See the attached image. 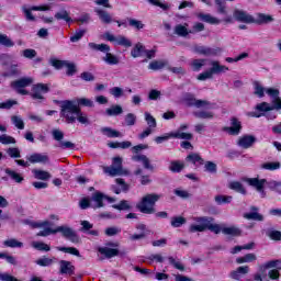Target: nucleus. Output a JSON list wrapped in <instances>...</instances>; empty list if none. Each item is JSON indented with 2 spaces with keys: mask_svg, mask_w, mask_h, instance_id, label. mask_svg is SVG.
<instances>
[{
  "mask_svg": "<svg viewBox=\"0 0 281 281\" xmlns=\"http://www.w3.org/2000/svg\"><path fill=\"white\" fill-rule=\"evenodd\" d=\"M60 109V115L67 124H74L76 120L79 124H89V116L74 101L61 102Z\"/></svg>",
  "mask_w": 281,
  "mask_h": 281,
  "instance_id": "nucleus-1",
  "label": "nucleus"
},
{
  "mask_svg": "<svg viewBox=\"0 0 281 281\" xmlns=\"http://www.w3.org/2000/svg\"><path fill=\"white\" fill-rule=\"evenodd\" d=\"M195 224H191L189 231L191 233L195 232H205V229H210L213 234H223V228L225 224H214V218L212 217H193Z\"/></svg>",
  "mask_w": 281,
  "mask_h": 281,
  "instance_id": "nucleus-2",
  "label": "nucleus"
},
{
  "mask_svg": "<svg viewBox=\"0 0 281 281\" xmlns=\"http://www.w3.org/2000/svg\"><path fill=\"white\" fill-rule=\"evenodd\" d=\"M161 199V195L151 193L142 198L136 207L143 214H155V203Z\"/></svg>",
  "mask_w": 281,
  "mask_h": 281,
  "instance_id": "nucleus-3",
  "label": "nucleus"
},
{
  "mask_svg": "<svg viewBox=\"0 0 281 281\" xmlns=\"http://www.w3.org/2000/svg\"><path fill=\"white\" fill-rule=\"evenodd\" d=\"M103 172L109 177H128L131 171L122 167V157H114L110 167H103Z\"/></svg>",
  "mask_w": 281,
  "mask_h": 281,
  "instance_id": "nucleus-4",
  "label": "nucleus"
},
{
  "mask_svg": "<svg viewBox=\"0 0 281 281\" xmlns=\"http://www.w3.org/2000/svg\"><path fill=\"white\" fill-rule=\"evenodd\" d=\"M210 65H211V69L200 74L198 76V80L200 81L212 80V78H214V74H225V71H229V68L221 65V63L216 60H211Z\"/></svg>",
  "mask_w": 281,
  "mask_h": 281,
  "instance_id": "nucleus-5",
  "label": "nucleus"
},
{
  "mask_svg": "<svg viewBox=\"0 0 281 281\" xmlns=\"http://www.w3.org/2000/svg\"><path fill=\"white\" fill-rule=\"evenodd\" d=\"M147 148L148 145L143 144L132 147V153L134 154V156H132V161H140L146 170H155V167H153L150 159L146 157V155L137 154L140 153V150H146Z\"/></svg>",
  "mask_w": 281,
  "mask_h": 281,
  "instance_id": "nucleus-6",
  "label": "nucleus"
},
{
  "mask_svg": "<svg viewBox=\"0 0 281 281\" xmlns=\"http://www.w3.org/2000/svg\"><path fill=\"white\" fill-rule=\"evenodd\" d=\"M270 269L268 276L270 280H280V271H281V261H269L260 267L261 273Z\"/></svg>",
  "mask_w": 281,
  "mask_h": 281,
  "instance_id": "nucleus-7",
  "label": "nucleus"
},
{
  "mask_svg": "<svg viewBox=\"0 0 281 281\" xmlns=\"http://www.w3.org/2000/svg\"><path fill=\"white\" fill-rule=\"evenodd\" d=\"M52 136L55 142H58V147L63 149L74 150L76 148V144L69 142V140H63L65 139V133L60 131L59 128H55L52 131Z\"/></svg>",
  "mask_w": 281,
  "mask_h": 281,
  "instance_id": "nucleus-8",
  "label": "nucleus"
},
{
  "mask_svg": "<svg viewBox=\"0 0 281 281\" xmlns=\"http://www.w3.org/2000/svg\"><path fill=\"white\" fill-rule=\"evenodd\" d=\"M55 234H61V236H64V238H67L71 243L80 241V237H78V234H76V231H74V228H71L67 225L57 226L55 228Z\"/></svg>",
  "mask_w": 281,
  "mask_h": 281,
  "instance_id": "nucleus-9",
  "label": "nucleus"
},
{
  "mask_svg": "<svg viewBox=\"0 0 281 281\" xmlns=\"http://www.w3.org/2000/svg\"><path fill=\"white\" fill-rule=\"evenodd\" d=\"M34 82V79L30 78V77H24L21 78L16 81H13L11 83V87L13 89H15V91H18L21 95H27V90H25V87H30V85H32Z\"/></svg>",
  "mask_w": 281,
  "mask_h": 281,
  "instance_id": "nucleus-10",
  "label": "nucleus"
},
{
  "mask_svg": "<svg viewBox=\"0 0 281 281\" xmlns=\"http://www.w3.org/2000/svg\"><path fill=\"white\" fill-rule=\"evenodd\" d=\"M172 137L176 139H192V134L191 133H181V132H171L164 136H157L155 138V142H156V144H164V142H168V139H170Z\"/></svg>",
  "mask_w": 281,
  "mask_h": 281,
  "instance_id": "nucleus-11",
  "label": "nucleus"
},
{
  "mask_svg": "<svg viewBox=\"0 0 281 281\" xmlns=\"http://www.w3.org/2000/svg\"><path fill=\"white\" fill-rule=\"evenodd\" d=\"M45 93H49V86L45 83H37L32 88L31 98L43 102V100H45Z\"/></svg>",
  "mask_w": 281,
  "mask_h": 281,
  "instance_id": "nucleus-12",
  "label": "nucleus"
},
{
  "mask_svg": "<svg viewBox=\"0 0 281 281\" xmlns=\"http://www.w3.org/2000/svg\"><path fill=\"white\" fill-rule=\"evenodd\" d=\"M276 110V104L272 103H267V102H261L256 105V111L257 112H250L249 115L250 117H262L267 115V113L274 111Z\"/></svg>",
  "mask_w": 281,
  "mask_h": 281,
  "instance_id": "nucleus-13",
  "label": "nucleus"
},
{
  "mask_svg": "<svg viewBox=\"0 0 281 281\" xmlns=\"http://www.w3.org/2000/svg\"><path fill=\"white\" fill-rule=\"evenodd\" d=\"M103 38H105V41H109L110 43H114V45H121L122 47H131L133 45V43L125 36H115L110 32L104 33Z\"/></svg>",
  "mask_w": 281,
  "mask_h": 281,
  "instance_id": "nucleus-14",
  "label": "nucleus"
},
{
  "mask_svg": "<svg viewBox=\"0 0 281 281\" xmlns=\"http://www.w3.org/2000/svg\"><path fill=\"white\" fill-rule=\"evenodd\" d=\"M22 10H23L26 21H36V18L34 15H32V12H47V11L52 10V7H49L48 4L38 5V7L34 5L31 8L23 7Z\"/></svg>",
  "mask_w": 281,
  "mask_h": 281,
  "instance_id": "nucleus-15",
  "label": "nucleus"
},
{
  "mask_svg": "<svg viewBox=\"0 0 281 281\" xmlns=\"http://www.w3.org/2000/svg\"><path fill=\"white\" fill-rule=\"evenodd\" d=\"M243 181L248 183L251 188H255L257 192L261 193L262 199L267 196V193L265 192V183H267L266 179H258V178H244Z\"/></svg>",
  "mask_w": 281,
  "mask_h": 281,
  "instance_id": "nucleus-16",
  "label": "nucleus"
},
{
  "mask_svg": "<svg viewBox=\"0 0 281 281\" xmlns=\"http://www.w3.org/2000/svg\"><path fill=\"white\" fill-rule=\"evenodd\" d=\"M225 133L228 135H240V131H243V123L237 117L231 119V126L224 127Z\"/></svg>",
  "mask_w": 281,
  "mask_h": 281,
  "instance_id": "nucleus-17",
  "label": "nucleus"
},
{
  "mask_svg": "<svg viewBox=\"0 0 281 281\" xmlns=\"http://www.w3.org/2000/svg\"><path fill=\"white\" fill-rule=\"evenodd\" d=\"M266 93L272 99V104L276 105V111L281 110L280 90L276 88H266Z\"/></svg>",
  "mask_w": 281,
  "mask_h": 281,
  "instance_id": "nucleus-18",
  "label": "nucleus"
},
{
  "mask_svg": "<svg viewBox=\"0 0 281 281\" xmlns=\"http://www.w3.org/2000/svg\"><path fill=\"white\" fill-rule=\"evenodd\" d=\"M59 273L61 276H74V273H76V267L71 265V261L60 260Z\"/></svg>",
  "mask_w": 281,
  "mask_h": 281,
  "instance_id": "nucleus-19",
  "label": "nucleus"
},
{
  "mask_svg": "<svg viewBox=\"0 0 281 281\" xmlns=\"http://www.w3.org/2000/svg\"><path fill=\"white\" fill-rule=\"evenodd\" d=\"M233 16L235 21H238L239 23H254V16L243 10L236 9L233 12Z\"/></svg>",
  "mask_w": 281,
  "mask_h": 281,
  "instance_id": "nucleus-20",
  "label": "nucleus"
},
{
  "mask_svg": "<svg viewBox=\"0 0 281 281\" xmlns=\"http://www.w3.org/2000/svg\"><path fill=\"white\" fill-rule=\"evenodd\" d=\"M104 199H106V201H109L110 203H113L115 201V199L110 198V196H105L104 194H102L101 192H95L92 195V201H93V205L92 207L97 209V207H104Z\"/></svg>",
  "mask_w": 281,
  "mask_h": 281,
  "instance_id": "nucleus-21",
  "label": "nucleus"
},
{
  "mask_svg": "<svg viewBox=\"0 0 281 281\" xmlns=\"http://www.w3.org/2000/svg\"><path fill=\"white\" fill-rule=\"evenodd\" d=\"M192 52L194 54H199L200 56H216V50L203 45H194L192 47Z\"/></svg>",
  "mask_w": 281,
  "mask_h": 281,
  "instance_id": "nucleus-22",
  "label": "nucleus"
},
{
  "mask_svg": "<svg viewBox=\"0 0 281 281\" xmlns=\"http://www.w3.org/2000/svg\"><path fill=\"white\" fill-rule=\"evenodd\" d=\"M254 144H256V137L254 135H244L237 140V145L240 148H251Z\"/></svg>",
  "mask_w": 281,
  "mask_h": 281,
  "instance_id": "nucleus-23",
  "label": "nucleus"
},
{
  "mask_svg": "<svg viewBox=\"0 0 281 281\" xmlns=\"http://www.w3.org/2000/svg\"><path fill=\"white\" fill-rule=\"evenodd\" d=\"M198 19H200V21H204V23H209L210 25H221V19L210 13H199Z\"/></svg>",
  "mask_w": 281,
  "mask_h": 281,
  "instance_id": "nucleus-24",
  "label": "nucleus"
},
{
  "mask_svg": "<svg viewBox=\"0 0 281 281\" xmlns=\"http://www.w3.org/2000/svg\"><path fill=\"white\" fill-rule=\"evenodd\" d=\"M94 12L97 16H99L101 23H105L106 25H109L110 23H113V16L110 15L108 11L97 8L94 9Z\"/></svg>",
  "mask_w": 281,
  "mask_h": 281,
  "instance_id": "nucleus-25",
  "label": "nucleus"
},
{
  "mask_svg": "<svg viewBox=\"0 0 281 281\" xmlns=\"http://www.w3.org/2000/svg\"><path fill=\"white\" fill-rule=\"evenodd\" d=\"M30 164H49V156L46 154H33L29 158Z\"/></svg>",
  "mask_w": 281,
  "mask_h": 281,
  "instance_id": "nucleus-26",
  "label": "nucleus"
},
{
  "mask_svg": "<svg viewBox=\"0 0 281 281\" xmlns=\"http://www.w3.org/2000/svg\"><path fill=\"white\" fill-rule=\"evenodd\" d=\"M55 19L57 21H65L66 23H74V19H71V13L69 11L61 9L55 13Z\"/></svg>",
  "mask_w": 281,
  "mask_h": 281,
  "instance_id": "nucleus-27",
  "label": "nucleus"
},
{
  "mask_svg": "<svg viewBox=\"0 0 281 281\" xmlns=\"http://www.w3.org/2000/svg\"><path fill=\"white\" fill-rule=\"evenodd\" d=\"M165 67H168V60H166V59L153 60L148 65V69H150L151 71H159L160 69H164Z\"/></svg>",
  "mask_w": 281,
  "mask_h": 281,
  "instance_id": "nucleus-28",
  "label": "nucleus"
},
{
  "mask_svg": "<svg viewBox=\"0 0 281 281\" xmlns=\"http://www.w3.org/2000/svg\"><path fill=\"white\" fill-rule=\"evenodd\" d=\"M32 173L34 175L35 179H40L41 181H47L52 179V173L41 169H33Z\"/></svg>",
  "mask_w": 281,
  "mask_h": 281,
  "instance_id": "nucleus-29",
  "label": "nucleus"
},
{
  "mask_svg": "<svg viewBox=\"0 0 281 281\" xmlns=\"http://www.w3.org/2000/svg\"><path fill=\"white\" fill-rule=\"evenodd\" d=\"M206 63H207V59L200 58V59H192L189 65L192 71H201V69L205 67Z\"/></svg>",
  "mask_w": 281,
  "mask_h": 281,
  "instance_id": "nucleus-30",
  "label": "nucleus"
},
{
  "mask_svg": "<svg viewBox=\"0 0 281 281\" xmlns=\"http://www.w3.org/2000/svg\"><path fill=\"white\" fill-rule=\"evenodd\" d=\"M99 254H102V256H105V258H114V256H119L120 250L117 248H99Z\"/></svg>",
  "mask_w": 281,
  "mask_h": 281,
  "instance_id": "nucleus-31",
  "label": "nucleus"
},
{
  "mask_svg": "<svg viewBox=\"0 0 281 281\" xmlns=\"http://www.w3.org/2000/svg\"><path fill=\"white\" fill-rule=\"evenodd\" d=\"M134 175L136 177L140 176L139 181L142 183V186H148V184L153 183V180L150 179V176L144 175V169H137L136 171H134Z\"/></svg>",
  "mask_w": 281,
  "mask_h": 281,
  "instance_id": "nucleus-32",
  "label": "nucleus"
},
{
  "mask_svg": "<svg viewBox=\"0 0 281 281\" xmlns=\"http://www.w3.org/2000/svg\"><path fill=\"white\" fill-rule=\"evenodd\" d=\"M115 181L117 186H120V189H117V187H112L114 194H120V192H126V190H128V184H126L124 179L117 178Z\"/></svg>",
  "mask_w": 281,
  "mask_h": 281,
  "instance_id": "nucleus-33",
  "label": "nucleus"
},
{
  "mask_svg": "<svg viewBox=\"0 0 281 281\" xmlns=\"http://www.w3.org/2000/svg\"><path fill=\"white\" fill-rule=\"evenodd\" d=\"M252 212L244 214V217L248 221H265V217L258 213V209L252 207Z\"/></svg>",
  "mask_w": 281,
  "mask_h": 281,
  "instance_id": "nucleus-34",
  "label": "nucleus"
},
{
  "mask_svg": "<svg viewBox=\"0 0 281 281\" xmlns=\"http://www.w3.org/2000/svg\"><path fill=\"white\" fill-rule=\"evenodd\" d=\"M228 188L231 190H234L235 192H238L239 194H247V190L245 189V187L243 186V183L238 182V181H233L228 184Z\"/></svg>",
  "mask_w": 281,
  "mask_h": 281,
  "instance_id": "nucleus-35",
  "label": "nucleus"
},
{
  "mask_svg": "<svg viewBox=\"0 0 281 281\" xmlns=\"http://www.w3.org/2000/svg\"><path fill=\"white\" fill-rule=\"evenodd\" d=\"M254 93L257 98H265V93H267V88L262 87L260 82H254Z\"/></svg>",
  "mask_w": 281,
  "mask_h": 281,
  "instance_id": "nucleus-36",
  "label": "nucleus"
},
{
  "mask_svg": "<svg viewBox=\"0 0 281 281\" xmlns=\"http://www.w3.org/2000/svg\"><path fill=\"white\" fill-rule=\"evenodd\" d=\"M187 161L193 164V166H203V158L199 154H190L187 156Z\"/></svg>",
  "mask_w": 281,
  "mask_h": 281,
  "instance_id": "nucleus-37",
  "label": "nucleus"
},
{
  "mask_svg": "<svg viewBox=\"0 0 281 281\" xmlns=\"http://www.w3.org/2000/svg\"><path fill=\"white\" fill-rule=\"evenodd\" d=\"M105 113L110 117H113L115 115H122V113H124V110L121 108V105H112L111 108L105 110Z\"/></svg>",
  "mask_w": 281,
  "mask_h": 281,
  "instance_id": "nucleus-38",
  "label": "nucleus"
},
{
  "mask_svg": "<svg viewBox=\"0 0 281 281\" xmlns=\"http://www.w3.org/2000/svg\"><path fill=\"white\" fill-rule=\"evenodd\" d=\"M175 33L178 36H188V34H192V31H188V24H184V25L178 24L175 27Z\"/></svg>",
  "mask_w": 281,
  "mask_h": 281,
  "instance_id": "nucleus-39",
  "label": "nucleus"
},
{
  "mask_svg": "<svg viewBox=\"0 0 281 281\" xmlns=\"http://www.w3.org/2000/svg\"><path fill=\"white\" fill-rule=\"evenodd\" d=\"M215 5L217 8V14H224V16H227V3L225 0H215Z\"/></svg>",
  "mask_w": 281,
  "mask_h": 281,
  "instance_id": "nucleus-40",
  "label": "nucleus"
},
{
  "mask_svg": "<svg viewBox=\"0 0 281 281\" xmlns=\"http://www.w3.org/2000/svg\"><path fill=\"white\" fill-rule=\"evenodd\" d=\"M223 234H225L226 236H240V231L236 226L227 227L224 224Z\"/></svg>",
  "mask_w": 281,
  "mask_h": 281,
  "instance_id": "nucleus-41",
  "label": "nucleus"
},
{
  "mask_svg": "<svg viewBox=\"0 0 281 281\" xmlns=\"http://www.w3.org/2000/svg\"><path fill=\"white\" fill-rule=\"evenodd\" d=\"M31 247L34 249H37V251H50L49 245L43 243V241H32Z\"/></svg>",
  "mask_w": 281,
  "mask_h": 281,
  "instance_id": "nucleus-42",
  "label": "nucleus"
},
{
  "mask_svg": "<svg viewBox=\"0 0 281 281\" xmlns=\"http://www.w3.org/2000/svg\"><path fill=\"white\" fill-rule=\"evenodd\" d=\"M57 251H63L64 254H70V256H77L80 258V251L74 247H57Z\"/></svg>",
  "mask_w": 281,
  "mask_h": 281,
  "instance_id": "nucleus-43",
  "label": "nucleus"
},
{
  "mask_svg": "<svg viewBox=\"0 0 281 281\" xmlns=\"http://www.w3.org/2000/svg\"><path fill=\"white\" fill-rule=\"evenodd\" d=\"M101 133H103V135H105L106 137H122V134L120 132L111 127H102Z\"/></svg>",
  "mask_w": 281,
  "mask_h": 281,
  "instance_id": "nucleus-44",
  "label": "nucleus"
},
{
  "mask_svg": "<svg viewBox=\"0 0 281 281\" xmlns=\"http://www.w3.org/2000/svg\"><path fill=\"white\" fill-rule=\"evenodd\" d=\"M5 175L10 176V178L15 181V183H22L23 182V178L21 177V173L11 170V169H5L4 170Z\"/></svg>",
  "mask_w": 281,
  "mask_h": 281,
  "instance_id": "nucleus-45",
  "label": "nucleus"
},
{
  "mask_svg": "<svg viewBox=\"0 0 281 281\" xmlns=\"http://www.w3.org/2000/svg\"><path fill=\"white\" fill-rule=\"evenodd\" d=\"M195 117L199 120H212L214 117V112L212 111H198L194 112Z\"/></svg>",
  "mask_w": 281,
  "mask_h": 281,
  "instance_id": "nucleus-46",
  "label": "nucleus"
},
{
  "mask_svg": "<svg viewBox=\"0 0 281 281\" xmlns=\"http://www.w3.org/2000/svg\"><path fill=\"white\" fill-rule=\"evenodd\" d=\"M0 45H3V47H14V42L8 35L0 33Z\"/></svg>",
  "mask_w": 281,
  "mask_h": 281,
  "instance_id": "nucleus-47",
  "label": "nucleus"
},
{
  "mask_svg": "<svg viewBox=\"0 0 281 281\" xmlns=\"http://www.w3.org/2000/svg\"><path fill=\"white\" fill-rule=\"evenodd\" d=\"M0 144H3L4 146H8L10 144H16V138L8 134H2L0 135Z\"/></svg>",
  "mask_w": 281,
  "mask_h": 281,
  "instance_id": "nucleus-48",
  "label": "nucleus"
},
{
  "mask_svg": "<svg viewBox=\"0 0 281 281\" xmlns=\"http://www.w3.org/2000/svg\"><path fill=\"white\" fill-rule=\"evenodd\" d=\"M145 121L147 123L148 128H157V120L153 117L149 112H145Z\"/></svg>",
  "mask_w": 281,
  "mask_h": 281,
  "instance_id": "nucleus-49",
  "label": "nucleus"
},
{
  "mask_svg": "<svg viewBox=\"0 0 281 281\" xmlns=\"http://www.w3.org/2000/svg\"><path fill=\"white\" fill-rule=\"evenodd\" d=\"M268 188L272 190V192H277V194H281V181L270 180L268 182Z\"/></svg>",
  "mask_w": 281,
  "mask_h": 281,
  "instance_id": "nucleus-50",
  "label": "nucleus"
},
{
  "mask_svg": "<svg viewBox=\"0 0 281 281\" xmlns=\"http://www.w3.org/2000/svg\"><path fill=\"white\" fill-rule=\"evenodd\" d=\"M3 246L11 247V248H21V247H23V243L16 240L14 238H11V239L4 240Z\"/></svg>",
  "mask_w": 281,
  "mask_h": 281,
  "instance_id": "nucleus-51",
  "label": "nucleus"
},
{
  "mask_svg": "<svg viewBox=\"0 0 281 281\" xmlns=\"http://www.w3.org/2000/svg\"><path fill=\"white\" fill-rule=\"evenodd\" d=\"M183 168H184V165L181 161H171L169 165V170L171 172H181Z\"/></svg>",
  "mask_w": 281,
  "mask_h": 281,
  "instance_id": "nucleus-52",
  "label": "nucleus"
},
{
  "mask_svg": "<svg viewBox=\"0 0 281 281\" xmlns=\"http://www.w3.org/2000/svg\"><path fill=\"white\" fill-rule=\"evenodd\" d=\"M103 60L108 65H117L120 63V59L111 53H106L105 56L103 57Z\"/></svg>",
  "mask_w": 281,
  "mask_h": 281,
  "instance_id": "nucleus-53",
  "label": "nucleus"
},
{
  "mask_svg": "<svg viewBox=\"0 0 281 281\" xmlns=\"http://www.w3.org/2000/svg\"><path fill=\"white\" fill-rule=\"evenodd\" d=\"M64 67H66V74L67 76H74L78 69L76 68V64L69 61V60H66V63L64 64Z\"/></svg>",
  "mask_w": 281,
  "mask_h": 281,
  "instance_id": "nucleus-54",
  "label": "nucleus"
},
{
  "mask_svg": "<svg viewBox=\"0 0 281 281\" xmlns=\"http://www.w3.org/2000/svg\"><path fill=\"white\" fill-rule=\"evenodd\" d=\"M144 45H142L140 43L136 44L135 47L132 49L131 55L133 56V58H139V56H142V54H144Z\"/></svg>",
  "mask_w": 281,
  "mask_h": 281,
  "instance_id": "nucleus-55",
  "label": "nucleus"
},
{
  "mask_svg": "<svg viewBox=\"0 0 281 281\" xmlns=\"http://www.w3.org/2000/svg\"><path fill=\"white\" fill-rule=\"evenodd\" d=\"M11 122L20 131H23V128H25V123L23 122V119H21V116H16V115L11 116Z\"/></svg>",
  "mask_w": 281,
  "mask_h": 281,
  "instance_id": "nucleus-56",
  "label": "nucleus"
},
{
  "mask_svg": "<svg viewBox=\"0 0 281 281\" xmlns=\"http://www.w3.org/2000/svg\"><path fill=\"white\" fill-rule=\"evenodd\" d=\"M261 168L263 170H280L281 164L280 162H263V164H261Z\"/></svg>",
  "mask_w": 281,
  "mask_h": 281,
  "instance_id": "nucleus-57",
  "label": "nucleus"
},
{
  "mask_svg": "<svg viewBox=\"0 0 281 281\" xmlns=\"http://www.w3.org/2000/svg\"><path fill=\"white\" fill-rule=\"evenodd\" d=\"M131 146H133V143H131L130 140H124V142H121V143H111L110 144V148L126 149V148H131Z\"/></svg>",
  "mask_w": 281,
  "mask_h": 281,
  "instance_id": "nucleus-58",
  "label": "nucleus"
},
{
  "mask_svg": "<svg viewBox=\"0 0 281 281\" xmlns=\"http://www.w3.org/2000/svg\"><path fill=\"white\" fill-rule=\"evenodd\" d=\"M77 104H78V106H88L90 109L94 106L93 100L88 99V98H79V99H77Z\"/></svg>",
  "mask_w": 281,
  "mask_h": 281,
  "instance_id": "nucleus-59",
  "label": "nucleus"
},
{
  "mask_svg": "<svg viewBox=\"0 0 281 281\" xmlns=\"http://www.w3.org/2000/svg\"><path fill=\"white\" fill-rule=\"evenodd\" d=\"M232 195H216L215 202L217 205H223V203H232Z\"/></svg>",
  "mask_w": 281,
  "mask_h": 281,
  "instance_id": "nucleus-60",
  "label": "nucleus"
},
{
  "mask_svg": "<svg viewBox=\"0 0 281 281\" xmlns=\"http://www.w3.org/2000/svg\"><path fill=\"white\" fill-rule=\"evenodd\" d=\"M114 210H131V202H128L127 200H122L119 204H114L112 206Z\"/></svg>",
  "mask_w": 281,
  "mask_h": 281,
  "instance_id": "nucleus-61",
  "label": "nucleus"
},
{
  "mask_svg": "<svg viewBox=\"0 0 281 281\" xmlns=\"http://www.w3.org/2000/svg\"><path fill=\"white\" fill-rule=\"evenodd\" d=\"M181 225H186V218L182 216H176L171 218V227H181Z\"/></svg>",
  "mask_w": 281,
  "mask_h": 281,
  "instance_id": "nucleus-62",
  "label": "nucleus"
},
{
  "mask_svg": "<svg viewBox=\"0 0 281 281\" xmlns=\"http://www.w3.org/2000/svg\"><path fill=\"white\" fill-rule=\"evenodd\" d=\"M110 93H111V95H113V98H123L124 89H122L120 87H114V88L110 89Z\"/></svg>",
  "mask_w": 281,
  "mask_h": 281,
  "instance_id": "nucleus-63",
  "label": "nucleus"
},
{
  "mask_svg": "<svg viewBox=\"0 0 281 281\" xmlns=\"http://www.w3.org/2000/svg\"><path fill=\"white\" fill-rule=\"evenodd\" d=\"M0 281H21V280L16 279L14 276L8 272H3V273H0Z\"/></svg>",
  "mask_w": 281,
  "mask_h": 281,
  "instance_id": "nucleus-64",
  "label": "nucleus"
}]
</instances>
